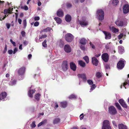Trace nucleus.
<instances>
[{"mask_svg": "<svg viewBox=\"0 0 129 129\" xmlns=\"http://www.w3.org/2000/svg\"><path fill=\"white\" fill-rule=\"evenodd\" d=\"M10 41L13 44L14 46H16V44L15 42L13 41L12 39H11L10 40Z\"/></svg>", "mask_w": 129, "mask_h": 129, "instance_id": "48", "label": "nucleus"}, {"mask_svg": "<svg viewBox=\"0 0 129 129\" xmlns=\"http://www.w3.org/2000/svg\"><path fill=\"white\" fill-rule=\"evenodd\" d=\"M18 49L16 47H15L14 48V49L13 50V53L14 54H15L16 53Z\"/></svg>", "mask_w": 129, "mask_h": 129, "instance_id": "55", "label": "nucleus"}, {"mask_svg": "<svg viewBox=\"0 0 129 129\" xmlns=\"http://www.w3.org/2000/svg\"><path fill=\"white\" fill-rule=\"evenodd\" d=\"M36 126V125L35 124V121H34L33 122L32 125H31L32 127L34 128Z\"/></svg>", "mask_w": 129, "mask_h": 129, "instance_id": "56", "label": "nucleus"}, {"mask_svg": "<svg viewBox=\"0 0 129 129\" xmlns=\"http://www.w3.org/2000/svg\"><path fill=\"white\" fill-rule=\"evenodd\" d=\"M87 83L89 84V85H92L93 84V81L91 80H87Z\"/></svg>", "mask_w": 129, "mask_h": 129, "instance_id": "45", "label": "nucleus"}, {"mask_svg": "<svg viewBox=\"0 0 129 129\" xmlns=\"http://www.w3.org/2000/svg\"><path fill=\"white\" fill-rule=\"evenodd\" d=\"M123 34L122 33L120 34L118 36V38L119 39H120L123 36Z\"/></svg>", "mask_w": 129, "mask_h": 129, "instance_id": "50", "label": "nucleus"}, {"mask_svg": "<svg viewBox=\"0 0 129 129\" xmlns=\"http://www.w3.org/2000/svg\"><path fill=\"white\" fill-rule=\"evenodd\" d=\"M124 60H120L118 63L117 67L118 69H121L123 68L124 66Z\"/></svg>", "mask_w": 129, "mask_h": 129, "instance_id": "6", "label": "nucleus"}, {"mask_svg": "<svg viewBox=\"0 0 129 129\" xmlns=\"http://www.w3.org/2000/svg\"><path fill=\"white\" fill-rule=\"evenodd\" d=\"M79 23L82 26L88 25V22L85 18H82L81 20L79 21Z\"/></svg>", "mask_w": 129, "mask_h": 129, "instance_id": "7", "label": "nucleus"}, {"mask_svg": "<svg viewBox=\"0 0 129 129\" xmlns=\"http://www.w3.org/2000/svg\"><path fill=\"white\" fill-rule=\"evenodd\" d=\"M84 115L83 113H82L81 114L80 116V120H82L83 119V117H84Z\"/></svg>", "mask_w": 129, "mask_h": 129, "instance_id": "53", "label": "nucleus"}, {"mask_svg": "<svg viewBox=\"0 0 129 129\" xmlns=\"http://www.w3.org/2000/svg\"><path fill=\"white\" fill-rule=\"evenodd\" d=\"M109 113L112 115H114L117 113V111L115 108L113 106H111L108 108Z\"/></svg>", "mask_w": 129, "mask_h": 129, "instance_id": "5", "label": "nucleus"}, {"mask_svg": "<svg viewBox=\"0 0 129 129\" xmlns=\"http://www.w3.org/2000/svg\"><path fill=\"white\" fill-rule=\"evenodd\" d=\"M57 16L59 17H62L63 16V13L62 11L60 9L57 12Z\"/></svg>", "mask_w": 129, "mask_h": 129, "instance_id": "21", "label": "nucleus"}, {"mask_svg": "<svg viewBox=\"0 0 129 129\" xmlns=\"http://www.w3.org/2000/svg\"><path fill=\"white\" fill-rule=\"evenodd\" d=\"M13 52V51L12 50H9L8 51V54L10 55L12 54Z\"/></svg>", "mask_w": 129, "mask_h": 129, "instance_id": "52", "label": "nucleus"}, {"mask_svg": "<svg viewBox=\"0 0 129 129\" xmlns=\"http://www.w3.org/2000/svg\"><path fill=\"white\" fill-rule=\"evenodd\" d=\"M47 36L46 35H43L41 36V37H40L39 38V39H42L43 38H45L47 37Z\"/></svg>", "mask_w": 129, "mask_h": 129, "instance_id": "47", "label": "nucleus"}, {"mask_svg": "<svg viewBox=\"0 0 129 129\" xmlns=\"http://www.w3.org/2000/svg\"><path fill=\"white\" fill-rule=\"evenodd\" d=\"M42 3L39 0L38 3V5L39 6H40L41 5Z\"/></svg>", "mask_w": 129, "mask_h": 129, "instance_id": "63", "label": "nucleus"}, {"mask_svg": "<svg viewBox=\"0 0 129 129\" xmlns=\"http://www.w3.org/2000/svg\"><path fill=\"white\" fill-rule=\"evenodd\" d=\"M18 23L19 24H21V23L22 20L20 18H18Z\"/></svg>", "mask_w": 129, "mask_h": 129, "instance_id": "62", "label": "nucleus"}, {"mask_svg": "<svg viewBox=\"0 0 129 129\" xmlns=\"http://www.w3.org/2000/svg\"><path fill=\"white\" fill-rule=\"evenodd\" d=\"M96 87V86L94 84L92 85L91 86L90 92H91Z\"/></svg>", "mask_w": 129, "mask_h": 129, "instance_id": "40", "label": "nucleus"}, {"mask_svg": "<svg viewBox=\"0 0 129 129\" xmlns=\"http://www.w3.org/2000/svg\"><path fill=\"white\" fill-rule=\"evenodd\" d=\"M76 98V95L74 94H72L69 97V98L70 99H74Z\"/></svg>", "mask_w": 129, "mask_h": 129, "instance_id": "38", "label": "nucleus"}, {"mask_svg": "<svg viewBox=\"0 0 129 129\" xmlns=\"http://www.w3.org/2000/svg\"><path fill=\"white\" fill-rule=\"evenodd\" d=\"M61 67L63 71H66L68 69V62L67 61H64L62 62Z\"/></svg>", "mask_w": 129, "mask_h": 129, "instance_id": "8", "label": "nucleus"}, {"mask_svg": "<svg viewBox=\"0 0 129 129\" xmlns=\"http://www.w3.org/2000/svg\"><path fill=\"white\" fill-rule=\"evenodd\" d=\"M74 38L73 36L70 33L67 34L65 35V36L66 40L69 42H71L73 40Z\"/></svg>", "mask_w": 129, "mask_h": 129, "instance_id": "4", "label": "nucleus"}, {"mask_svg": "<svg viewBox=\"0 0 129 129\" xmlns=\"http://www.w3.org/2000/svg\"><path fill=\"white\" fill-rule=\"evenodd\" d=\"M92 62L93 64L96 66L98 63V61L95 57H94L92 58Z\"/></svg>", "mask_w": 129, "mask_h": 129, "instance_id": "16", "label": "nucleus"}, {"mask_svg": "<svg viewBox=\"0 0 129 129\" xmlns=\"http://www.w3.org/2000/svg\"><path fill=\"white\" fill-rule=\"evenodd\" d=\"M47 121V120L46 119L40 122L38 125V126H40L42 124H44Z\"/></svg>", "mask_w": 129, "mask_h": 129, "instance_id": "37", "label": "nucleus"}, {"mask_svg": "<svg viewBox=\"0 0 129 129\" xmlns=\"http://www.w3.org/2000/svg\"><path fill=\"white\" fill-rule=\"evenodd\" d=\"M33 19H34L35 21H38L40 19V17L39 16H36L33 18Z\"/></svg>", "mask_w": 129, "mask_h": 129, "instance_id": "44", "label": "nucleus"}, {"mask_svg": "<svg viewBox=\"0 0 129 129\" xmlns=\"http://www.w3.org/2000/svg\"><path fill=\"white\" fill-rule=\"evenodd\" d=\"M109 29L113 33H116L119 31V30L112 25H110L109 26Z\"/></svg>", "mask_w": 129, "mask_h": 129, "instance_id": "11", "label": "nucleus"}, {"mask_svg": "<svg viewBox=\"0 0 129 129\" xmlns=\"http://www.w3.org/2000/svg\"><path fill=\"white\" fill-rule=\"evenodd\" d=\"M102 75L101 73L99 72H98L96 73V76L98 78H100L101 76Z\"/></svg>", "mask_w": 129, "mask_h": 129, "instance_id": "42", "label": "nucleus"}, {"mask_svg": "<svg viewBox=\"0 0 129 129\" xmlns=\"http://www.w3.org/2000/svg\"><path fill=\"white\" fill-rule=\"evenodd\" d=\"M6 26L8 29H9L10 27V24L9 23H7L6 24Z\"/></svg>", "mask_w": 129, "mask_h": 129, "instance_id": "59", "label": "nucleus"}, {"mask_svg": "<svg viewBox=\"0 0 129 129\" xmlns=\"http://www.w3.org/2000/svg\"><path fill=\"white\" fill-rule=\"evenodd\" d=\"M83 58L85 60L86 62L87 63H89V59L88 57L87 56H85L83 57Z\"/></svg>", "mask_w": 129, "mask_h": 129, "instance_id": "35", "label": "nucleus"}, {"mask_svg": "<svg viewBox=\"0 0 129 129\" xmlns=\"http://www.w3.org/2000/svg\"><path fill=\"white\" fill-rule=\"evenodd\" d=\"M115 24L118 26H124L127 23L126 19H121L118 18L115 22Z\"/></svg>", "mask_w": 129, "mask_h": 129, "instance_id": "1", "label": "nucleus"}, {"mask_svg": "<svg viewBox=\"0 0 129 129\" xmlns=\"http://www.w3.org/2000/svg\"><path fill=\"white\" fill-rule=\"evenodd\" d=\"M65 19L67 22H70L71 20V17L70 15H67L66 16Z\"/></svg>", "mask_w": 129, "mask_h": 129, "instance_id": "27", "label": "nucleus"}, {"mask_svg": "<svg viewBox=\"0 0 129 129\" xmlns=\"http://www.w3.org/2000/svg\"><path fill=\"white\" fill-rule=\"evenodd\" d=\"M60 104L62 107L64 108L66 107L67 106V103L66 102H61Z\"/></svg>", "mask_w": 129, "mask_h": 129, "instance_id": "31", "label": "nucleus"}, {"mask_svg": "<svg viewBox=\"0 0 129 129\" xmlns=\"http://www.w3.org/2000/svg\"><path fill=\"white\" fill-rule=\"evenodd\" d=\"M80 48L83 51H84L85 50V48L84 46L83 45H81L80 46Z\"/></svg>", "mask_w": 129, "mask_h": 129, "instance_id": "58", "label": "nucleus"}, {"mask_svg": "<svg viewBox=\"0 0 129 129\" xmlns=\"http://www.w3.org/2000/svg\"><path fill=\"white\" fill-rule=\"evenodd\" d=\"M122 86L124 87L125 89L129 87V80H128V81L127 80V81H126L125 82H124L123 84H122L120 86V88H122Z\"/></svg>", "mask_w": 129, "mask_h": 129, "instance_id": "18", "label": "nucleus"}, {"mask_svg": "<svg viewBox=\"0 0 129 129\" xmlns=\"http://www.w3.org/2000/svg\"><path fill=\"white\" fill-rule=\"evenodd\" d=\"M7 46L6 45L5 48H4V50L3 51V53H5L6 52H7Z\"/></svg>", "mask_w": 129, "mask_h": 129, "instance_id": "54", "label": "nucleus"}, {"mask_svg": "<svg viewBox=\"0 0 129 129\" xmlns=\"http://www.w3.org/2000/svg\"><path fill=\"white\" fill-rule=\"evenodd\" d=\"M25 68L24 67H22L19 69L18 71V74L19 75H23L25 73Z\"/></svg>", "mask_w": 129, "mask_h": 129, "instance_id": "12", "label": "nucleus"}, {"mask_svg": "<svg viewBox=\"0 0 129 129\" xmlns=\"http://www.w3.org/2000/svg\"><path fill=\"white\" fill-rule=\"evenodd\" d=\"M16 82L15 80H13L10 82L9 84L10 85L13 86L16 84Z\"/></svg>", "mask_w": 129, "mask_h": 129, "instance_id": "32", "label": "nucleus"}, {"mask_svg": "<svg viewBox=\"0 0 129 129\" xmlns=\"http://www.w3.org/2000/svg\"><path fill=\"white\" fill-rule=\"evenodd\" d=\"M103 60L105 62H107L109 60V56L107 53H104L102 55Z\"/></svg>", "mask_w": 129, "mask_h": 129, "instance_id": "10", "label": "nucleus"}, {"mask_svg": "<svg viewBox=\"0 0 129 129\" xmlns=\"http://www.w3.org/2000/svg\"><path fill=\"white\" fill-rule=\"evenodd\" d=\"M39 25V23L38 22H36L34 24V25L35 26H37Z\"/></svg>", "mask_w": 129, "mask_h": 129, "instance_id": "51", "label": "nucleus"}, {"mask_svg": "<svg viewBox=\"0 0 129 129\" xmlns=\"http://www.w3.org/2000/svg\"><path fill=\"white\" fill-rule=\"evenodd\" d=\"M115 105L119 110H120L121 109V107L118 103H115Z\"/></svg>", "mask_w": 129, "mask_h": 129, "instance_id": "43", "label": "nucleus"}, {"mask_svg": "<svg viewBox=\"0 0 129 129\" xmlns=\"http://www.w3.org/2000/svg\"><path fill=\"white\" fill-rule=\"evenodd\" d=\"M60 120L59 118H56L53 121V123L54 124L57 123L59 122Z\"/></svg>", "mask_w": 129, "mask_h": 129, "instance_id": "36", "label": "nucleus"}, {"mask_svg": "<svg viewBox=\"0 0 129 129\" xmlns=\"http://www.w3.org/2000/svg\"><path fill=\"white\" fill-rule=\"evenodd\" d=\"M51 28L50 27H47V28L44 29L42 30V32H47L50 30Z\"/></svg>", "mask_w": 129, "mask_h": 129, "instance_id": "34", "label": "nucleus"}, {"mask_svg": "<svg viewBox=\"0 0 129 129\" xmlns=\"http://www.w3.org/2000/svg\"><path fill=\"white\" fill-rule=\"evenodd\" d=\"M77 75L78 78L82 79L84 82H85L86 81L87 79L85 74H79Z\"/></svg>", "mask_w": 129, "mask_h": 129, "instance_id": "14", "label": "nucleus"}, {"mask_svg": "<svg viewBox=\"0 0 129 129\" xmlns=\"http://www.w3.org/2000/svg\"><path fill=\"white\" fill-rule=\"evenodd\" d=\"M54 19L58 24H60L62 22L60 18L59 17H55L54 18Z\"/></svg>", "mask_w": 129, "mask_h": 129, "instance_id": "28", "label": "nucleus"}, {"mask_svg": "<svg viewBox=\"0 0 129 129\" xmlns=\"http://www.w3.org/2000/svg\"><path fill=\"white\" fill-rule=\"evenodd\" d=\"M103 33L105 35V39H109L111 38L112 35L110 33L105 31H103Z\"/></svg>", "mask_w": 129, "mask_h": 129, "instance_id": "13", "label": "nucleus"}, {"mask_svg": "<svg viewBox=\"0 0 129 129\" xmlns=\"http://www.w3.org/2000/svg\"><path fill=\"white\" fill-rule=\"evenodd\" d=\"M110 2L112 3L113 6H116L118 4V0H111Z\"/></svg>", "mask_w": 129, "mask_h": 129, "instance_id": "22", "label": "nucleus"}, {"mask_svg": "<svg viewBox=\"0 0 129 129\" xmlns=\"http://www.w3.org/2000/svg\"><path fill=\"white\" fill-rule=\"evenodd\" d=\"M96 15L97 17L99 20H102L104 19V13L102 10L100 9L98 10Z\"/></svg>", "mask_w": 129, "mask_h": 129, "instance_id": "2", "label": "nucleus"}, {"mask_svg": "<svg viewBox=\"0 0 129 129\" xmlns=\"http://www.w3.org/2000/svg\"><path fill=\"white\" fill-rule=\"evenodd\" d=\"M47 41L46 40H45L42 43V46L43 47H47V44H46Z\"/></svg>", "mask_w": 129, "mask_h": 129, "instance_id": "41", "label": "nucleus"}, {"mask_svg": "<svg viewBox=\"0 0 129 129\" xmlns=\"http://www.w3.org/2000/svg\"><path fill=\"white\" fill-rule=\"evenodd\" d=\"M105 68L106 71L107 70H109L110 67L109 65L108 64H106L105 65Z\"/></svg>", "mask_w": 129, "mask_h": 129, "instance_id": "39", "label": "nucleus"}, {"mask_svg": "<svg viewBox=\"0 0 129 129\" xmlns=\"http://www.w3.org/2000/svg\"><path fill=\"white\" fill-rule=\"evenodd\" d=\"M112 123L115 126V127H117L116 123L114 121H113L112 122Z\"/></svg>", "mask_w": 129, "mask_h": 129, "instance_id": "57", "label": "nucleus"}, {"mask_svg": "<svg viewBox=\"0 0 129 129\" xmlns=\"http://www.w3.org/2000/svg\"><path fill=\"white\" fill-rule=\"evenodd\" d=\"M30 89L31 88H30V89L28 91V95L29 97L32 98L33 97V94L35 92L36 90L35 89L31 90Z\"/></svg>", "mask_w": 129, "mask_h": 129, "instance_id": "17", "label": "nucleus"}, {"mask_svg": "<svg viewBox=\"0 0 129 129\" xmlns=\"http://www.w3.org/2000/svg\"><path fill=\"white\" fill-rule=\"evenodd\" d=\"M79 64L80 66L82 67H84L85 66V63L82 60H80L78 61Z\"/></svg>", "mask_w": 129, "mask_h": 129, "instance_id": "30", "label": "nucleus"}, {"mask_svg": "<svg viewBox=\"0 0 129 129\" xmlns=\"http://www.w3.org/2000/svg\"><path fill=\"white\" fill-rule=\"evenodd\" d=\"M119 102L122 106L125 108L127 107V106L125 103L124 100L122 99H121L119 100Z\"/></svg>", "mask_w": 129, "mask_h": 129, "instance_id": "19", "label": "nucleus"}, {"mask_svg": "<svg viewBox=\"0 0 129 129\" xmlns=\"http://www.w3.org/2000/svg\"><path fill=\"white\" fill-rule=\"evenodd\" d=\"M21 8L25 10H28V7L26 6H24L23 7H22Z\"/></svg>", "mask_w": 129, "mask_h": 129, "instance_id": "46", "label": "nucleus"}, {"mask_svg": "<svg viewBox=\"0 0 129 129\" xmlns=\"http://www.w3.org/2000/svg\"><path fill=\"white\" fill-rule=\"evenodd\" d=\"M118 50L119 53L122 54L124 52V48L122 46H120L118 47Z\"/></svg>", "mask_w": 129, "mask_h": 129, "instance_id": "25", "label": "nucleus"}, {"mask_svg": "<svg viewBox=\"0 0 129 129\" xmlns=\"http://www.w3.org/2000/svg\"><path fill=\"white\" fill-rule=\"evenodd\" d=\"M123 11L124 13L127 14L129 12V5L126 4L124 5L123 7Z\"/></svg>", "mask_w": 129, "mask_h": 129, "instance_id": "9", "label": "nucleus"}, {"mask_svg": "<svg viewBox=\"0 0 129 129\" xmlns=\"http://www.w3.org/2000/svg\"><path fill=\"white\" fill-rule=\"evenodd\" d=\"M67 8H70L72 7V5L70 3H68L67 4Z\"/></svg>", "mask_w": 129, "mask_h": 129, "instance_id": "60", "label": "nucleus"}, {"mask_svg": "<svg viewBox=\"0 0 129 129\" xmlns=\"http://www.w3.org/2000/svg\"><path fill=\"white\" fill-rule=\"evenodd\" d=\"M65 51L67 53H69L71 51V49L70 46L68 44L65 45L64 47Z\"/></svg>", "mask_w": 129, "mask_h": 129, "instance_id": "15", "label": "nucleus"}, {"mask_svg": "<svg viewBox=\"0 0 129 129\" xmlns=\"http://www.w3.org/2000/svg\"><path fill=\"white\" fill-rule=\"evenodd\" d=\"M70 66L71 69L74 71H76L77 67L75 64L73 62H72L70 63Z\"/></svg>", "mask_w": 129, "mask_h": 129, "instance_id": "20", "label": "nucleus"}, {"mask_svg": "<svg viewBox=\"0 0 129 129\" xmlns=\"http://www.w3.org/2000/svg\"><path fill=\"white\" fill-rule=\"evenodd\" d=\"M23 22L24 27L25 28L27 25V23L26 20H24L23 21Z\"/></svg>", "mask_w": 129, "mask_h": 129, "instance_id": "49", "label": "nucleus"}, {"mask_svg": "<svg viewBox=\"0 0 129 129\" xmlns=\"http://www.w3.org/2000/svg\"><path fill=\"white\" fill-rule=\"evenodd\" d=\"M21 34L22 35V36L24 37L25 36V32L24 31H22L21 32Z\"/></svg>", "mask_w": 129, "mask_h": 129, "instance_id": "61", "label": "nucleus"}, {"mask_svg": "<svg viewBox=\"0 0 129 129\" xmlns=\"http://www.w3.org/2000/svg\"><path fill=\"white\" fill-rule=\"evenodd\" d=\"M13 10V8H9L8 9H6L4 10V13L6 14L8 13L10 14H11V12Z\"/></svg>", "mask_w": 129, "mask_h": 129, "instance_id": "23", "label": "nucleus"}, {"mask_svg": "<svg viewBox=\"0 0 129 129\" xmlns=\"http://www.w3.org/2000/svg\"><path fill=\"white\" fill-rule=\"evenodd\" d=\"M110 123L108 120H104L103 122L102 129H112Z\"/></svg>", "mask_w": 129, "mask_h": 129, "instance_id": "3", "label": "nucleus"}, {"mask_svg": "<svg viewBox=\"0 0 129 129\" xmlns=\"http://www.w3.org/2000/svg\"><path fill=\"white\" fill-rule=\"evenodd\" d=\"M41 96V94L39 93H37L35 95V98L37 101H38L39 100L40 97Z\"/></svg>", "mask_w": 129, "mask_h": 129, "instance_id": "33", "label": "nucleus"}, {"mask_svg": "<svg viewBox=\"0 0 129 129\" xmlns=\"http://www.w3.org/2000/svg\"><path fill=\"white\" fill-rule=\"evenodd\" d=\"M28 42L26 41H25L23 42V44L24 45H26L28 44Z\"/></svg>", "mask_w": 129, "mask_h": 129, "instance_id": "64", "label": "nucleus"}, {"mask_svg": "<svg viewBox=\"0 0 129 129\" xmlns=\"http://www.w3.org/2000/svg\"><path fill=\"white\" fill-rule=\"evenodd\" d=\"M86 41L84 38H82L80 40V43L83 45H85L86 44Z\"/></svg>", "mask_w": 129, "mask_h": 129, "instance_id": "29", "label": "nucleus"}, {"mask_svg": "<svg viewBox=\"0 0 129 129\" xmlns=\"http://www.w3.org/2000/svg\"><path fill=\"white\" fill-rule=\"evenodd\" d=\"M7 96V94L6 92L2 93L0 94V100H2L5 98Z\"/></svg>", "mask_w": 129, "mask_h": 129, "instance_id": "24", "label": "nucleus"}, {"mask_svg": "<svg viewBox=\"0 0 129 129\" xmlns=\"http://www.w3.org/2000/svg\"><path fill=\"white\" fill-rule=\"evenodd\" d=\"M119 129H127L126 126L123 124H120L118 125Z\"/></svg>", "mask_w": 129, "mask_h": 129, "instance_id": "26", "label": "nucleus"}]
</instances>
